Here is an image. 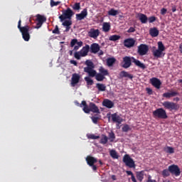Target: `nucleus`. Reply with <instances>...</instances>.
<instances>
[{"mask_svg": "<svg viewBox=\"0 0 182 182\" xmlns=\"http://www.w3.org/2000/svg\"><path fill=\"white\" fill-rule=\"evenodd\" d=\"M85 65L87 67L84 68V72L87 74H88L90 77H95V80L98 82H102L105 79V77L104 75H102L101 73H97L96 70H95V64L94 63L90 60H87L85 62Z\"/></svg>", "mask_w": 182, "mask_h": 182, "instance_id": "nucleus-1", "label": "nucleus"}, {"mask_svg": "<svg viewBox=\"0 0 182 182\" xmlns=\"http://www.w3.org/2000/svg\"><path fill=\"white\" fill-rule=\"evenodd\" d=\"M132 63H134L140 69L144 70L146 69V67L144 63H141L139 60L134 58V57H124L122 67L124 69H128L132 66Z\"/></svg>", "mask_w": 182, "mask_h": 182, "instance_id": "nucleus-2", "label": "nucleus"}, {"mask_svg": "<svg viewBox=\"0 0 182 182\" xmlns=\"http://www.w3.org/2000/svg\"><path fill=\"white\" fill-rule=\"evenodd\" d=\"M18 31H20L21 35H22V38L23 39L24 41H29L31 40V35L32 33V31H33V27L30 26H24L23 27H21V20H18Z\"/></svg>", "mask_w": 182, "mask_h": 182, "instance_id": "nucleus-3", "label": "nucleus"}, {"mask_svg": "<svg viewBox=\"0 0 182 182\" xmlns=\"http://www.w3.org/2000/svg\"><path fill=\"white\" fill-rule=\"evenodd\" d=\"M166 50V47H164L161 41L158 42V49L152 50V54L156 58H162L164 56V51Z\"/></svg>", "mask_w": 182, "mask_h": 182, "instance_id": "nucleus-4", "label": "nucleus"}, {"mask_svg": "<svg viewBox=\"0 0 182 182\" xmlns=\"http://www.w3.org/2000/svg\"><path fill=\"white\" fill-rule=\"evenodd\" d=\"M153 117L154 119H166L168 118L166 111L163 108H158L152 112Z\"/></svg>", "mask_w": 182, "mask_h": 182, "instance_id": "nucleus-5", "label": "nucleus"}, {"mask_svg": "<svg viewBox=\"0 0 182 182\" xmlns=\"http://www.w3.org/2000/svg\"><path fill=\"white\" fill-rule=\"evenodd\" d=\"M123 162L127 167L129 168H135L136 165L135 162L132 157L129 156L128 154H125L123 157Z\"/></svg>", "mask_w": 182, "mask_h": 182, "instance_id": "nucleus-6", "label": "nucleus"}, {"mask_svg": "<svg viewBox=\"0 0 182 182\" xmlns=\"http://www.w3.org/2000/svg\"><path fill=\"white\" fill-rule=\"evenodd\" d=\"M75 15V13L68 7L66 11H63V15H61L58 18L60 19V21L63 22L66 19L71 20L72 16Z\"/></svg>", "mask_w": 182, "mask_h": 182, "instance_id": "nucleus-7", "label": "nucleus"}, {"mask_svg": "<svg viewBox=\"0 0 182 182\" xmlns=\"http://www.w3.org/2000/svg\"><path fill=\"white\" fill-rule=\"evenodd\" d=\"M97 159L92 156H87L86 157V162L87 164L89 165V166L92 167V171H97V166L95 165V164L97 163Z\"/></svg>", "mask_w": 182, "mask_h": 182, "instance_id": "nucleus-8", "label": "nucleus"}, {"mask_svg": "<svg viewBox=\"0 0 182 182\" xmlns=\"http://www.w3.org/2000/svg\"><path fill=\"white\" fill-rule=\"evenodd\" d=\"M164 108L170 110H178L179 105L173 102L165 101L162 103Z\"/></svg>", "mask_w": 182, "mask_h": 182, "instance_id": "nucleus-9", "label": "nucleus"}, {"mask_svg": "<svg viewBox=\"0 0 182 182\" xmlns=\"http://www.w3.org/2000/svg\"><path fill=\"white\" fill-rule=\"evenodd\" d=\"M36 21H37V23H36V26H35V28L39 29L41 28V26H43L44 22H46L47 18L41 14H37V16H36Z\"/></svg>", "mask_w": 182, "mask_h": 182, "instance_id": "nucleus-10", "label": "nucleus"}, {"mask_svg": "<svg viewBox=\"0 0 182 182\" xmlns=\"http://www.w3.org/2000/svg\"><path fill=\"white\" fill-rule=\"evenodd\" d=\"M149 46H146V44H141L137 48V54L141 56L145 55L149 52Z\"/></svg>", "mask_w": 182, "mask_h": 182, "instance_id": "nucleus-11", "label": "nucleus"}, {"mask_svg": "<svg viewBox=\"0 0 182 182\" xmlns=\"http://www.w3.org/2000/svg\"><path fill=\"white\" fill-rule=\"evenodd\" d=\"M171 174L174 175L176 177H178L181 174V170L178 165H170L168 168Z\"/></svg>", "mask_w": 182, "mask_h": 182, "instance_id": "nucleus-12", "label": "nucleus"}, {"mask_svg": "<svg viewBox=\"0 0 182 182\" xmlns=\"http://www.w3.org/2000/svg\"><path fill=\"white\" fill-rule=\"evenodd\" d=\"M100 32L99 29L91 28L88 32V36L92 38L97 39L100 36Z\"/></svg>", "mask_w": 182, "mask_h": 182, "instance_id": "nucleus-13", "label": "nucleus"}, {"mask_svg": "<svg viewBox=\"0 0 182 182\" xmlns=\"http://www.w3.org/2000/svg\"><path fill=\"white\" fill-rule=\"evenodd\" d=\"M100 50V46L98 43H92L90 47V52L92 54H97Z\"/></svg>", "mask_w": 182, "mask_h": 182, "instance_id": "nucleus-14", "label": "nucleus"}, {"mask_svg": "<svg viewBox=\"0 0 182 182\" xmlns=\"http://www.w3.org/2000/svg\"><path fill=\"white\" fill-rule=\"evenodd\" d=\"M80 80V75H79L77 73L73 74L72 80H71L72 87H75V85L78 84Z\"/></svg>", "mask_w": 182, "mask_h": 182, "instance_id": "nucleus-15", "label": "nucleus"}, {"mask_svg": "<svg viewBox=\"0 0 182 182\" xmlns=\"http://www.w3.org/2000/svg\"><path fill=\"white\" fill-rule=\"evenodd\" d=\"M112 121L113 123H117L118 124H122L123 119L117 114V113H114L111 115Z\"/></svg>", "mask_w": 182, "mask_h": 182, "instance_id": "nucleus-16", "label": "nucleus"}, {"mask_svg": "<svg viewBox=\"0 0 182 182\" xmlns=\"http://www.w3.org/2000/svg\"><path fill=\"white\" fill-rule=\"evenodd\" d=\"M135 44V41L134 38H127L124 41V46L127 48H132Z\"/></svg>", "mask_w": 182, "mask_h": 182, "instance_id": "nucleus-17", "label": "nucleus"}, {"mask_svg": "<svg viewBox=\"0 0 182 182\" xmlns=\"http://www.w3.org/2000/svg\"><path fill=\"white\" fill-rule=\"evenodd\" d=\"M77 21H82L87 16V9H84L82 11L80 14L75 15Z\"/></svg>", "mask_w": 182, "mask_h": 182, "instance_id": "nucleus-18", "label": "nucleus"}, {"mask_svg": "<svg viewBox=\"0 0 182 182\" xmlns=\"http://www.w3.org/2000/svg\"><path fill=\"white\" fill-rule=\"evenodd\" d=\"M151 84L156 89H160L161 85V82L156 77H152L151 80Z\"/></svg>", "mask_w": 182, "mask_h": 182, "instance_id": "nucleus-19", "label": "nucleus"}, {"mask_svg": "<svg viewBox=\"0 0 182 182\" xmlns=\"http://www.w3.org/2000/svg\"><path fill=\"white\" fill-rule=\"evenodd\" d=\"M118 78L119 80L123 78H129V80H132L133 75L132 74H129L127 71H122L119 73Z\"/></svg>", "mask_w": 182, "mask_h": 182, "instance_id": "nucleus-20", "label": "nucleus"}, {"mask_svg": "<svg viewBox=\"0 0 182 182\" xmlns=\"http://www.w3.org/2000/svg\"><path fill=\"white\" fill-rule=\"evenodd\" d=\"M178 95L179 93L177 91H172L171 92H166L163 94L162 97L166 99H171V97H176Z\"/></svg>", "mask_w": 182, "mask_h": 182, "instance_id": "nucleus-21", "label": "nucleus"}, {"mask_svg": "<svg viewBox=\"0 0 182 182\" xmlns=\"http://www.w3.org/2000/svg\"><path fill=\"white\" fill-rule=\"evenodd\" d=\"M102 105H103V107H105L107 109H112V108L114 107V103L108 99L103 100Z\"/></svg>", "mask_w": 182, "mask_h": 182, "instance_id": "nucleus-22", "label": "nucleus"}, {"mask_svg": "<svg viewBox=\"0 0 182 182\" xmlns=\"http://www.w3.org/2000/svg\"><path fill=\"white\" fill-rule=\"evenodd\" d=\"M90 50V46L89 45H85V47H83L80 51V54L81 57H86L88 55Z\"/></svg>", "mask_w": 182, "mask_h": 182, "instance_id": "nucleus-23", "label": "nucleus"}, {"mask_svg": "<svg viewBox=\"0 0 182 182\" xmlns=\"http://www.w3.org/2000/svg\"><path fill=\"white\" fill-rule=\"evenodd\" d=\"M83 107V111L85 114H90V105L89 106L87 104L86 101H82L81 104L80 105V107Z\"/></svg>", "mask_w": 182, "mask_h": 182, "instance_id": "nucleus-24", "label": "nucleus"}, {"mask_svg": "<svg viewBox=\"0 0 182 182\" xmlns=\"http://www.w3.org/2000/svg\"><path fill=\"white\" fill-rule=\"evenodd\" d=\"M90 112H92V113H97V114L100 113L98 107L94 102L90 103Z\"/></svg>", "mask_w": 182, "mask_h": 182, "instance_id": "nucleus-25", "label": "nucleus"}, {"mask_svg": "<svg viewBox=\"0 0 182 182\" xmlns=\"http://www.w3.org/2000/svg\"><path fill=\"white\" fill-rule=\"evenodd\" d=\"M149 35H151V37H153V38H156L159 35V31L157 30V28L156 27L149 28Z\"/></svg>", "mask_w": 182, "mask_h": 182, "instance_id": "nucleus-26", "label": "nucleus"}, {"mask_svg": "<svg viewBox=\"0 0 182 182\" xmlns=\"http://www.w3.org/2000/svg\"><path fill=\"white\" fill-rule=\"evenodd\" d=\"M138 17L139 18V21L142 24H146L147 23L148 18L145 14L141 13L139 14Z\"/></svg>", "mask_w": 182, "mask_h": 182, "instance_id": "nucleus-27", "label": "nucleus"}, {"mask_svg": "<svg viewBox=\"0 0 182 182\" xmlns=\"http://www.w3.org/2000/svg\"><path fill=\"white\" fill-rule=\"evenodd\" d=\"M75 45H77V46H80L81 48L83 45V42H82V41L78 42L76 38H74L71 41V43H70V46L73 48Z\"/></svg>", "mask_w": 182, "mask_h": 182, "instance_id": "nucleus-28", "label": "nucleus"}, {"mask_svg": "<svg viewBox=\"0 0 182 182\" xmlns=\"http://www.w3.org/2000/svg\"><path fill=\"white\" fill-rule=\"evenodd\" d=\"M144 171L136 172V179L138 180V181L142 182L144 180Z\"/></svg>", "mask_w": 182, "mask_h": 182, "instance_id": "nucleus-29", "label": "nucleus"}, {"mask_svg": "<svg viewBox=\"0 0 182 182\" xmlns=\"http://www.w3.org/2000/svg\"><path fill=\"white\" fill-rule=\"evenodd\" d=\"M72 25V21H65L63 23V26H66L65 31L64 32H69L71 27L70 26Z\"/></svg>", "mask_w": 182, "mask_h": 182, "instance_id": "nucleus-30", "label": "nucleus"}, {"mask_svg": "<svg viewBox=\"0 0 182 182\" xmlns=\"http://www.w3.org/2000/svg\"><path fill=\"white\" fill-rule=\"evenodd\" d=\"M116 63V58H108L107 59V65L108 67H112L114 63Z\"/></svg>", "mask_w": 182, "mask_h": 182, "instance_id": "nucleus-31", "label": "nucleus"}, {"mask_svg": "<svg viewBox=\"0 0 182 182\" xmlns=\"http://www.w3.org/2000/svg\"><path fill=\"white\" fill-rule=\"evenodd\" d=\"M96 87L100 92H105L106 90V86L104 84L97 83Z\"/></svg>", "mask_w": 182, "mask_h": 182, "instance_id": "nucleus-32", "label": "nucleus"}, {"mask_svg": "<svg viewBox=\"0 0 182 182\" xmlns=\"http://www.w3.org/2000/svg\"><path fill=\"white\" fill-rule=\"evenodd\" d=\"M108 141H109V138L106 135L102 134L101 136V139L100 141V144L105 145V144H107Z\"/></svg>", "mask_w": 182, "mask_h": 182, "instance_id": "nucleus-33", "label": "nucleus"}, {"mask_svg": "<svg viewBox=\"0 0 182 182\" xmlns=\"http://www.w3.org/2000/svg\"><path fill=\"white\" fill-rule=\"evenodd\" d=\"M111 26L109 23H104L102 26V31L105 33L109 32L110 31Z\"/></svg>", "mask_w": 182, "mask_h": 182, "instance_id": "nucleus-34", "label": "nucleus"}, {"mask_svg": "<svg viewBox=\"0 0 182 182\" xmlns=\"http://www.w3.org/2000/svg\"><path fill=\"white\" fill-rule=\"evenodd\" d=\"M121 39V36L118 35H113L109 37V41H117Z\"/></svg>", "mask_w": 182, "mask_h": 182, "instance_id": "nucleus-35", "label": "nucleus"}, {"mask_svg": "<svg viewBox=\"0 0 182 182\" xmlns=\"http://www.w3.org/2000/svg\"><path fill=\"white\" fill-rule=\"evenodd\" d=\"M84 80H85L87 85H94V81L92 78H90V77H85Z\"/></svg>", "mask_w": 182, "mask_h": 182, "instance_id": "nucleus-36", "label": "nucleus"}, {"mask_svg": "<svg viewBox=\"0 0 182 182\" xmlns=\"http://www.w3.org/2000/svg\"><path fill=\"white\" fill-rule=\"evenodd\" d=\"M100 74L106 76V75H109V71H107V70L104 69V67H100Z\"/></svg>", "mask_w": 182, "mask_h": 182, "instance_id": "nucleus-37", "label": "nucleus"}, {"mask_svg": "<svg viewBox=\"0 0 182 182\" xmlns=\"http://www.w3.org/2000/svg\"><path fill=\"white\" fill-rule=\"evenodd\" d=\"M162 176L164 178H167L169 176H171V171H169V169H164L163 171H162Z\"/></svg>", "mask_w": 182, "mask_h": 182, "instance_id": "nucleus-38", "label": "nucleus"}, {"mask_svg": "<svg viewBox=\"0 0 182 182\" xmlns=\"http://www.w3.org/2000/svg\"><path fill=\"white\" fill-rule=\"evenodd\" d=\"M118 14H119L118 11L115 10L114 9H111V10L108 11V15L112 16H115Z\"/></svg>", "mask_w": 182, "mask_h": 182, "instance_id": "nucleus-39", "label": "nucleus"}, {"mask_svg": "<svg viewBox=\"0 0 182 182\" xmlns=\"http://www.w3.org/2000/svg\"><path fill=\"white\" fill-rule=\"evenodd\" d=\"M108 136H109L108 139H109V141L111 142L114 141V139L116 137H115V134L113 132H109Z\"/></svg>", "mask_w": 182, "mask_h": 182, "instance_id": "nucleus-40", "label": "nucleus"}, {"mask_svg": "<svg viewBox=\"0 0 182 182\" xmlns=\"http://www.w3.org/2000/svg\"><path fill=\"white\" fill-rule=\"evenodd\" d=\"M109 155L112 156V159H118L119 156L117 155V153L114 150H112L109 151Z\"/></svg>", "mask_w": 182, "mask_h": 182, "instance_id": "nucleus-41", "label": "nucleus"}, {"mask_svg": "<svg viewBox=\"0 0 182 182\" xmlns=\"http://www.w3.org/2000/svg\"><path fill=\"white\" fill-rule=\"evenodd\" d=\"M73 9L74 11H80L81 9L80 3H75V4L73 6Z\"/></svg>", "mask_w": 182, "mask_h": 182, "instance_id": "nucleus-42", "label": "nucleus"}, {"mask_svg": "<svg viewBox=\"0 0 182 182\" xmlns=\"http://www.w3.org/2000/svg\"><path fill=\"white\" fill-rule=\"evenodd\" d=\"M132 130V128L129 127V125L128 124H124L122 127V132H128L129 131Z\"/></svg>", "mask_w": 182, "mask_h": 182, "instance_id": "nucleus-43", "label": "nucleus"}, {"mask_svg": "<svg viewBox=\"0 0 182 182\" xmlns=\"http://www.w3.org/2000/svg\"><path fill=\"white\" fill-rule=\"evenodd\" d=\"M60 4H61L60 1L55 2L54 0H50V3L51 7L59 6Z\"/></svg>", "mask_w": 182, "mask_h": 182, "instance_id": "nucleus-44", "label": "nucleus"}, {"mask_svg": "<svg viewBox=\"0 0 182 182\" xmlns=\"http://www.w3.org/2000/svg\"><path fill=\"white\" fill-rule=\"evenodd\" d=\"M87 138L90 139H100V136L99 135L89 134L87 135Z\"/></svg>", "mask_w": 182, "mask_h": 182, "instance_id": "nucleus-45", "label": "nucleus"}, {"mask_svg": "<svg viewBox=\"0 0 182 182\" xmlns=\"http://www.w3.org/2000/svg\"><path fill=\"white\" fill-rule=\"evenodd\" d=\"M74 57L77 60H80L82 55L80 52H75L74 54Z\"/></svg>", "mask_w": 182, "mask_h": 182, "instance_id": "nucleus-46", "label": "nucleus"}, {"mask_svg": "<svg viewBox=\"0 0 182 182\" xmlns=\"http://www.w3.org/2000/svg\"><path fill=\"white\" fill-rule=\"evenodd\" d=\"M166 153L168 154H173L174 153V149L171 146H167L166 147Z\"/></svg>", "mask_w": 182, "mask_h": 182, "instance_id": "nucleus-47", "label": "nucleus"}, {"mask_svg": "<svg viewBox=\"0 0 182 182\" xmlns=\"http://www.w3.org/2000/svg\"><path fill=\"white\" fill-rule=\"evenodd\" d=\"M148 21H149V23H152L156 21V17H155V16L149 17Z\"/></svg>", "mask_w": 182, "mask_h": 182, "instance_id": "nucleus-48", "label": "nucleus"}, {"mask_svg": "<svg viewBox=\"0 0 182 182\" xmlns=\"http://www.w3.org/2000/svg\"><path fill=\"white\" fill-rule=\"evenodd\" d=\"M52 33L54 34L60 35V31H59L58 26H55V29L53 30Z\"/></svg>", "mask_w": 182, "mask_h": 182, "instance_id": "nucleus-49", "label": "nucleus"}, {"mask_svg": "<svg viewBox=\"0 0 182 182\" xmlns=\"http://www.w3.org/2000/svg\"><path fill=\"white\" fill-rule=\"evenodd\" d=\"M98 119H99L98 117H92V123H94L95 124H97Z\"/></svg>", "mask_w": 182, "mask_h": 182, "instance_id": "nucleus-50", "label": "nucleus"}, {"mask_svg": "<svg viewBox=\"0 0 182 182\" xmlns=\"http://www.w3.org/2000/svg\"><path fill=\"white\" fill-rule=\"evenodd\" d=\"M166 13H167V9L166 8L161 9V10H160V14L161 15H163V16L166 15Z\"/></svg>", "mask_w": 182, "mask_h": 182, "instance_id": "nucleus-51", "label": "nucleus"}, {"mask_svg": "<svg viewBox=\"0 0 182 182\" xmlns=\"http://www.w3.org/2000/svg\"><path fill=\"white\" fill-rule=\"evenodd\" d=\"M146 91L147 94L149 95L153 94V91L150 87H146Z\"/></svg>", "mask_w": 182, "mask_h": 182, "instance_id": "nucleus-52", "label": "nucleus"}, {"mask_svg": "<svg viewBox=\"0 0 182 182\" xmlns=\"http://www.w3.org/2000/svg\"><path fill=\"white\" fill-rule=\"evenodd\" d=\"M135 31V28L134 27H130L127 31L128 33H134Z\"/></svg>", "mask_w": 182, "mask_h": 182, "instance_id": "nucleus-53", "label": "nucleus"}, {"mask_svg": "<svg viewBox=\"0 0 182 182\" xmlns=\"http://www.w3.org/2000/svg\"><path fill=\"white\" fill-rule=\"evenodd\" d=\"M70 63H71L72 65H74L75 66L77 65V62L74 60H70Z\"/></svg>", "mask_w": 182, "mask_h": 182, "instance_id": "nucleus-54", "label": "nucleus"}, {"mask_svg": "<svg viewBox=\"0 0 182 182\" xmlns=\"http://www.w3.org/2000/svg\"><path fill=\"white\" fill-rule=\"evenodd\" d=\"M146 182H156V180H151V176H148V180Z\"/></svg>", "mask_w": 182, "mask_h": 182, "instance_id": "nucleus-55", "label": "nucleus"}, {"mask_svg": "<svg viewBox=\"0 0 182 182\" xmlns=\"http://www.w3.org/2000/svg\"><path fill=\"white\" fill-rule=\"evenodd\" d=\"M126 173L128 176H134V173L132 171H126Z\"/></svg>", "mask_w": 182, "mask_h": 182, "instance_id": "nucleus-56", "label": "nucleus"}, {"mask_svg": "<svg viewBox=\"0 0 182 182\" xmlns=\"http://www.w3.org/2000/svg\"><path fill=\"white\" fill-rule=\"evenodd\" d=\"M171 11H173V13L176 12L177 11V7L176 6H173L172 8H171Z\"/></svg>", "mask_w": 182, "mask_h": 182, "instance_id": "nucleus-57", "label": "nucleus"}, {"mask_svg": "<svg viewBox=\"0 0 182 182\" xmlns=\"http://www.w3.org/2000/svg\"><path fill=\"white\" fill-rule=\"evenodd\" d=\"M131 180H132V182H137V181H136V178H135L134 175L132 176H131Z\"/></svg>", "mask_w": 182, "mask_h": 182, "instance_id": "nucleus-58", "label": "nucleus"}, {"mask_svg": "<svg viewBox=\"0 0 182 182\" xmlns=\"http://www.w3.org/2000/svg\"><path fill=\"white\" fill-rule=\"evenodd\" d=\"M104 55V51L100 50V51H98V55Z\"/></svg>", "mask_w": 182, "mask_h": 182, "instance_id": "nucleus-59", "label": "nucleus"}, {"mask_svg": "<svg viewBox=\"0 0 182 182\" xmlns=\"http://www.w3.org/2000/svg\"><path fill=\"white\" fill-rule=\"evenodd\" d=\"M80 48V47L78 46H74V50H78Z\"/></svg>", "mask_w": 182, "mask_h": 182, "instance_id": "nucleus-60", "label": "nucleus"}, {"mask_svg": "<svg viewBox=\"0 0 182 182\" xmlns=\"http://www.w3.org/2000/svg\"><path fill=\"white\" fill-rule=\"evenodd\" d=\"M180 100L179 97H176L173 99V101L175 102H178Z\"/></svg>", "mask_w": 182, "mask_h": 182, "instance_id": "nucleus-61", "label": "nucleus"}, {"mask_svg": "<svg viewBox=\"0 0 182 182\" xmlns=\"http://www.w3.org/2000/svg\"><path fill=\"white\" fill-rule=\"evenodd\" d=\"M112 179L113 181H116V180H117L116 176H115V175H112Z\"/></svg>", "mask_w": 182, "mask_h": 182, "instance_id": "nucleus-62", "label": "nucleus"}, {"mask_svg": "<svg viewBox=\"0 0 182 182\" xmlns=\"http://www.w3.org/2000/svg\"><path fill=\"white\" fill-rule=\"evenodd\" d=\"M120 124H121L117 123V129H120L121 128Z\"/></svg>", "mask_w": 182, "mask_h": 182, "instance_id": "nucleus-63", "label": "nucleus"}, {"mask_svg": "<svg viewBox=\"0 0 182 182\" xmlns=\"http://www.w3.org/2000/svg\"><path fill=\"white\" fill-rule=\"evenodd\" d=\"M179 50H180L181 53L182 54V45L180 46Z\"/></svg>", "mask_w": 182, "mask_h": 182, "instance_id": "nucleus-64", "label": "nucleus"}]
</instances>
